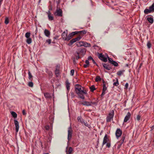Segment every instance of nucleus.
I'll list each match as a JSON object with an SVG mask.
<instances>
[{
	"label": "nucleus",
	"mask_w": 154,
	"mask_h": 154,
	"mask_svg": "<svg viewBox=\"0 0 154 154\" xmlns=\"http://www.w3.org/2000/svg\"><path fill=\"white\" fill-rule=\"evenodd\" d=\"M75 91L79 97L82 99H85L84 95L86 94L87 93L86 91L84 90L83 87L77 84L75 86Z\"/></svg>",
	"instance_id": "nucleus-1"
},
{
	"label": "nucleus",
	"mask_w": 154,
	"mask_h": 154,
	"mask_svg": "<svg viewBox=\"0 0 154 154\" xmlns=\"http://www.w3.org/2000/svg\"><path fill=\"white\" fill-rule=\"evenodd\" d=\"M114 115V111L113 110H111L107 116L106 118V121L107 122H110L111 120L113 119Z\"/></svg>",
	"instance_id": "nucleus-2"
},
{
	"label": "nucleus",
	"mask_w": 154,
	"mask_h": 154,
	"mask_svg": "<svg viewBox=\"0 0 154 154\" xmlns=\"http://www.w3.org/2000/svg\"><path fill=\"white\" fill-rule=\"evenodd\" d=\"M86 50L85 48H79L77 49L76 53L78 55L84 56L85 54Z\"/></svg>",
	"instance_id": "nucleus-3"
},
{
	"label": "nucleus",
	"mask_w": 154,
	"mask_h": 154,
	"mask_svg": "<svg viewBox=\"0 0 154 154\" xmlns=\"http://www.w3.org/2000/svg\"><path fill=\"white\" fill-rule=\"evenodd\" d=\"M68 140H70L71 138L72 133V130L71 126L68 128Z\"/></svg>",
	"instance_id": "nucleus-4"
},
{
	"label": "nucleus",
	"mask_w": 154,
	"mask_h": 154,
	"mask_svg": "<svg viewBox=\"0 0 154 154\" xmlns=\"http://www.w3.org/2000/svg\"><path fill=\"white\" fill-rule=\"evenodd\" d=\"M54 14L56 16L62 17L63 15L62 10L60 8H57Z\"/></svg>",
	"instance_id": "nucleus-5"
},
{
	"label": "nucleus",
	"mask_w": 154,
	"mask_h": 154,
	"mask_svg": "<svg viewBox=\"0 0 154 154\" xmlns=\"http://www.w3.org/2000/svg\"><path fill=\"white\" fill-rule=\"evenodd\" d=\"M98 57L100 60L103 62H106L107 61V57H105L104 55H103L102 53L99 54Z\"/></svg>",
	"instance_id": "nucleus-6"
},
{
	"label": "nucleus",
	"mask_w": 154,
	"mask_h": 154,
	"mask_svg": "<svg viewBox=\"0 0 154 154\" xmlns=\"http://www.w3.org/2000/svg\"><path fill=\"white\" fill-rule=\"evenodd\" d=\"M122 134V131L119 128L117 129L116 132V135L117 138L118 139L120 137Z\"/></svg>",
	"instance_id": "nucleus-7"
},
{
	"label": "nucleus",
	"mask_w": 154,
	"mask_h": 154,
	"mask_svg": "<svg viewBox=\"0 0 154 154\" xmlns=\"http://www.w3.org/2000/svg\"><path fill=\"white\" fill-rule=\"evenodd\" d=\"M107 88L106 86V82L105 81L103 82V89L102 94L101 95V97H103L105 94V91L106 90Z\"/></svg>",
	"instance_id": "nucleus-8"
},
{
	"label": "nucleus",
	"mask_w": 154,
	"mask_h": 154,
	"mask_svg": "<svg viewBox=\"0 0 154 154\" xmlns=\"http://www.w3.org/2000/svg\"><path fill=\"white\" fill-rule=\"evenodd\" d=\"M102 64L104 68L108 70H109L112 68L111 67L108 63H102Z\"/></svg>",
	"instance_id": "nucleus-9"
},
{
	"label": "nucleus",
	"mask_w": 154,
	"mask_h": 154,
	"mask_svg": "<svg viewBox=\"0 0 154 154\" xmlns=\"http://www.w3.org/2000/svg\"><path fill=\"white\" fill-rule=\"evenodd\" d=\"M14 123L15 126L16 132V133H17L18 132L19 130V122L15 120H14Z\"/></svg>",
	"instance_id": "nucleus-10"
},
{
	"label": "nucleus",
	"mask_w": 154,
	"mask_h": 154,
	"mask_svg": "<svg viewBox=\"0 0 154 154\" xmlns=\"http://www.w3.org/2000/svg\"><path fill=\"white\" fill-rule=\"evenodd\" d=\"M109 141V140L108 138L107 137V136L106 134L103 138V146L106 143L109 142L108 141Z\"/></svg>",
	"instance_id": "nucleus-11"
},
{
	"label": "nucleus",
	"mask_w": 154,
	"mask_h": 154,
	"mask_svg": "<svg viewBox=\"0 0 154 154\" xmlns=\"http://www.w3.org/2000/svg\"><path fill=\"white\" fill-rule=\"evenodd\" d=\"M131 115V113L129 112H128L126 116H125L124 120V122H126L129 119Z\"/></svg>",
	"instance_id": "nucleus-12"
},
{
	"label": "nucleus",
	"mask_w": 154,
	"mask_h": 154,
	"mask_svg": "<svg viewBox=\"0 0 154 154\" xmlns=\"http://www.w3.org/2000/svg\"><path fill=\"white\" fill-rule=\"evenodd\" d=\"M47 14L49 20H54V17L51 14L49 11H48Z\"/></svg>",
	"instance_id": "nucleus-13"
},
{
	"label": "nucleus",
	"mask_w": 154,
	"mask_h": 154,
	"mask_svg": "<svg viewBox=\"0 0 154 154\" xmlns=\"http://www.w3.org/2000/svg\"><path fill=\"white\" fill-rule=\"evenodd\" d=\"M44 33L45 35L47 37H49L50 35V31L47 29H45L44 30Z\"/></svg>",
	"instance_id": "nucleus-14"
},
{
	"label": "nucleus",
	"mask_w": 154,
	"mask_h": 154,
	"mask_svg": "<svg viewBox=\"0 0 154 154\" xmlns=\"http://www.w3.org/2000/svg\"><path fill=\"white\" fill-rule=\"evenodd\" d=\"M44 94V96L47 99L50 98L51 97L50 94L48 93H45Z\"/></svg>",
	"instance_id": "nucleus-15"
},
{
	"label": "nucleus",
	"mask_w": 154,
	"mask_h": 154,
	"mask_svg": "<svg viewBox=\"0 0 154 154\" xmlns=\"http://www.w3.org/2000/svg\"><path fill=\"white\" fill-rule=\"evenodd\" d=\"M67 35V34L65 32H64L62 34V37L63 39L66 40Z\"/></svg>",
	"instance_id": "nucleus-16"
},
{
	"label": "nucleus",
	"mask_w": 154,
	"mask_h": 154,
	"mask_svg": "<svg viewBox=\"0 0 154 154\" xmlns=\"http://www.w3.org/2000/svg\"><path fill=\"white\" fill-rule=\"evenodd\" d=\"M82 104L86 106H91V103L89 102H87V101H84L83 103H82Z\"/></svg>",
	"instance_id": "nucleus-17"
},
{
	"label": "nucleus",
	"mask_w": 154,
	"mask_h": 154,
	"mask_svg": "<svg viewBox=\"0 0 154 154\" xmlns=\"http://www.w3.org/2000/svg\"><path fill=\"white\" fill-rule=\"evenodd\" d=\"M125 137L126 135L123 134L122 136V138L120 141L121 143H123L124 142Z\"/></svg>",
	"instance_id": "nucleus-18"
},
{
	"label": "nucleus",
	"mask_w": 154,
	"mask_h": 154,
	"mask_svg": "<svg viewBox=\"0 0 154 154\" xmlns=\"http://www.w3.org/2000/svg\"><path fill=\"white\" fill-rule=\"evenodd\" d=\"M76 45L77 47H81L83 46V42H79L76 43Z\"/></svg>",
	"instance_id": "nucleus-19"
},
{
	"label": "nucleus",
	"mask_w": 154,
	"mask_h": 154,
	"mask_svg": "<svg viewBox=\"0 0 154 154\" xmlns=\"http://www.w3.org/2000/svg\"><path fill=\"white\" fill-rule=\"evenodd\" d=\"M70 85L69 81L67 80L66 82V87L68 90H69L70 89Z\"/></svg>",
	"instance_id": "nucleus-20"
},
{
	"label": "nucleus",
	"mask_w": 154,
	"mask_h": 154,
	"mask_svg": "<svg viewBox=\"0 0 154 154\" xmlns=\"http://www.w3.org/2000/svg\"><path fill=\"white\" fill-rule=\"evenodd\" d=\"M147 20L151 23H153V18L152 17H148Z\"/></svg>",
	"instance_id": "nucleus-21"
},
{
	"label": "nucleus",
	"mask_w": 154,
	"mask_h": 154,
	"mask_svg": "<svg viewBox=\"0 0 154 154\" xmlns=\"http://www.w3.org/2000/svg\"><path fill=\"white\" fill-rule=\"evenodd\" d=\"M83 46L85 47H89L91 46V44L89 43H87V42H83Z\"/></svg>",
	"instance_id": "nucleus-22"
},
{
	"label": "nucleus",
	"mask_w": 154,
	"mask_h": 154,
	"mask_svg": "<svg viewBox=\"0 0 154 154\" xmlns=\"http://www.w3.org/2000/svg\"><path fill=\"white\" fill-rule=\"evenodd\" d=\"M46 72L48 73L49 76L52 77L53 75V73L52 72L49 71L48 69H46Z\"/></svg>",
	"instance_id": "nucleus-23"
},
{
	"label": "nucleus",
	"mask_w": 154,
	"mask_h": 154,
	"mask_svg": "<svg viewBox=\"0 0 154 154\" xmlns=\"http://www.w3.org/2000/svg\"><path fill=\"white\" fill-rule=\"evenodd\" d=\"M28 74L29 75V79L30 81H32L33 79L32 76L29 71Z\"/></svg>",
	"instance_id": "nucleus-24"
},
{
	"label": "nucleus",
	"mask_w": 154,
	"mask_h": 154,
	"mask_svg": "<svg viewBox=\"0 0 154 154\" xmlns=\"http://www.w3.org/2000/svg\"><path fill=\"white\" fill-rule=\"evenodd\" d=\"M87 32V31L84 30L81 31H79V33L80 35H83L85 34Z\"/></svg>",
	"instance_id": "nucleus-25"
},
{
	"label": "nucleus",
	"mask_w": 154,
	"mask_h": 154,
	"mask_svg": "<svg viewBox=\"0 0 154 154\" xmlns=\"http://www.w3.org/2000/svg\"><path fill=\"white\" fill-rule=\"evenodd\" d=\"M59 69L57 66L55 71V73L57 76H58L59 75Z\"/></svg>",
	"instance_id": "nucleus-26"
},
{
	"label": "nucleus",
	"mask_w": 154,
	"mask_h": 154,
	"mask_svg": "<svg viewBox=\"0 0 154 154\" xmlns=\"http://www.w3.org/2000/svg\"><path fill=\"white\" fill-rule=\"evenodd\" d=\"M144 12L145 14H147L149 13H151L152 11H151L149 9H148L146 8L144 10Z\"/></svg>",
	"instance_id": "nucleus-27"
},
{
	"label": "nucleus",
	"mask_w": 154,
	"mask_h": 154,
	"mask_svg": "<svg viewBox=\"0 0 154 154\" xmlns=\"http://www.w3.org/2000/svg\"><path fill=\"white\" fill-rule=\"evenodd\" d=\"M72 36L71 35V34H70L68 35V36L67 35L66 40L68 41L70 40L71 38H72Z\"/></svg>",
	"instance_id": "nucleus-28"
},
{
	"label": "nucleus",
	"mask_w": 154,
	"mask_h": 154,
	"mask_svg": "<svg viewBox=\"0 0 154 154\" xmlns=\"http://www.w3.org/2000/svg\"><path fill=\"white\" fill-rule=\"evenodd\" d=\"M78 120L79 122H80L82 123H84V120L80 116L78 117Z\"/></svg>",
	"instance_id": "nucleus-29"
},
{
	"label": "nucleus",
	"mask_w": 154,
	"mask_h": 154,
	"mask_svg": "<svg viewBox=\"0 0 154 154\" xmlns=\"http://www.w3.org/2000/svg\"><path fill=\"white\" fill-rule=\"evenodd\" d=\"M75 42V40L74 38L72 39L70 41V42L68 44V45L69 46L71 45L74 43Z\"/></svg>",
	"instance_id": "nucleus-30"
},
{
	"label": "nucleus",
	"mask_w": 154,
	"mask_h": 154,
	"mask_svg": "<svg viewBox=\"0 0 154 154\" xmlns=\"http://www.w3.org/2000/svg\"><path fill=\"white\" fill-rule=\"evenodd\" d=\"M149 9L152 12H153L154 11V3L151 6L149 7Z\"/></svg>",
	"instance_id": "nucleus-31"
},
{
	"label": "nucleus",
	"mask_w": 154,
	"mask_h": 154,
	"mask_svg": "<svg viewBox=\"0 0 154 154\" xmlns=\"http://www.w3.org/2000/svg\"><path fill=\"white\" fill-rule=\"evenodd\" d=\"M26 42L28 44H30L32 42V39L31 38H27V39L26 40Z\"/></svg>",
	"instance_id": "nucleus-32"
},
{
	"label": "nucleus",
	"mask_w": 154,
	"mask_h": 154,
	"mask_svg": "<svg viewBox=\"0 0 154 154\" xmlns=\"http://www.w3.org/2000/svg\"><path fill=\"white\" fill-rule=\"evenodd\" d=\"M125 71V70H120L118 71L117 72V75L119 76H121L122 74H123V72Z\"/></svg>",
	"instance_id": "nucleus-33"
},
{
	"label": "nucleus",
	"mask_w": 154,
	"mask_h": 154,
	"mask_svg": "<svg viewBox=\"0 0 154 154\" xmlns=\"http://www.w3.org/2000/svg\"><path fill=\"white\" fill-rule=\"evenodd\" d=\"M11 114L12 115V116L14 117V118H16L17 117V114L16 113L13 111H12L11 112Z\"/></svg>",
	"instance_id": "nucleus-34"
},
{
	"label": "nucleus",
	"mask_w": 154,
	"mask_h": 154,
	"mask_svg": "<svg viewBox=\"0 0 154 154\" xmlns=\"http://www.w3.org/2000/svg\"><path fill=\"white\" fill-rule=\"evenodd\" d=\"M90 88L91 90V92H93L94 91L96 90V88H95L94 86V85H92L90 87Z\"/></svg>",
	"instance_id": "nucleus-35"
},
{
	"label": "nucleus",
	"mask_w": 154,
	"mask_h": 154,
	"mask_svg": "<svg viewBox=\"0 0 154 154\" xmlns=\"http://www.w3.org/2000/svg\"><path fill=\"white\" fill-rule=\"evenodd\" d=\"M101 80V78L99 76H97L95 79V81L96 82H98V81H100Z\"/></svg>",
	"instance_id": "nucleus-36"
},
{
	"label": "nucleus",
	"mask_w": 154,
	"mask_h": 154,
	"mask_svg": "<svg viewBox=\"0 0 154 154\" xmlns=\"http://www.w3.org/2000/svg\"><path fill=\"white\" fill-rule=\"evenodd\" d=\"M111 64L115 66H117L118 65V63L117 62L114 61H112V63H111Z\"/></svg>",
	"instance_id": "nucleus-37"
},
{
	"label": "nucleus",
	"mask_w": 154,
	"mask_h": 154,
	"mask_svg": "<svg viewBox=\"0 0 154 154\" xmlns=\"http://www.w3.org/2000/svg\"><path fill=\"white\" fill-rule=\"evenodd\" d=\"M30 35V32H27L25 34V36L27 38H29Z\"/></svg>",
	"instance_id": "nucleus-38"
},
{
	"label": "nucleus",
	"mask_w": 154,
	"mask_h": 154,
	"mask_svg": "<svg viewBox=\"0 0 154 154\" xmlns=\"http://www.w3.org/2000/svg\"><path fill=\"white\" fill-rule=\"evenodd\" d=\"M72 150V147H70L68 150L67 152L68 153V154H71Z\"/></svg>",
	"instance_id": "nucleus-39"
},
{
	"label": "nucleus",
	"mask_w": 154,
	"mask_h": 154,
	"mask_svg": "<svg viewBox=\"0 0 154 154\" xmlns=\"http://www.w3.org/2000/svg\"><path fill=\"white\" fill-rule=\"evenodd\" d=\"M78 33H79V32L75 31V32H72L70 34H71V35H72V36H73V35H74L76 34H78Z\"/></svg>",
	"instance_id": "nucleus-40"
},
{
	"label": "nucleus",
	"mask_w": 154,
	"mask_h": 154,
	"mask_svg": "<svg viewBox=\"0 0 154 154\" xmlns=\"http://www.w3.org/2000/svg\"><path fill=\"white\" fill-rule=\"evenodd\" d=\"M119 83L118 82V79H116V82L113 83V85L116 86H118L119 85Z\"/></svg>",
	"instance_id": "nucleus-41"
},
{
	"label": "nucleus",
	"mask_w": 154,
	"mask_h": 154,
	"mask_svg": "<svg viewBox=\"0 0 154 154\" xmlns=\"http://www.w3.org/2000/svg\"><path fill=\"white\" fill-rule=\"evenodd\" d=\"M81 38L82 36L80 35L78 37L74 38V39L75 40L76 42L77 41H79Z\"/></svg>",
	"instance_id": "nucleus-42"
},
{
	"label": "nucleus",
	"mask_w": 154,
	"mask_h": 154,
	"mask_svg": "<svg viewBox=\"0 0 154 154\" xmlns=\"http://www.w3.org/2000/svg\"><path fill=\"white\" fill-rule=\"evenodd\" d=\"M28 85L30 87H33V84L32 82H29Z\"/></svg>",
	"instance_id": "nucleus-43"
},
{
	"label": "nucleus",
	"mask_w": 154,
	"mask_h": 154,
	"mask_svg": "<svg viewBox=\"0 0 154 154\" xmlns=\"http://www.w3.org/2000/svg\"><path fill=\"white\" fill-rule=\"evenodd\" d=\"M107 56L108 58L109 62L110 63H112V61H113V60H112L111 58H109L108 55H107Z\"/></svg>",
	"instance_id": "nucleus-44"
},
{
	"label": "nucleus",
	"mask_w": 154,
	"mask_h": 154,
	"mask_svg": "<svg viewBox=\"0 0 154 154\" xmlns=\"http://www.w3.org/2000/svg\"><path fill=\"white\" fill-rule=\"evenodd\" d=\"M147 45L148 48H150L151 47V44L149 42H147Z\"/></svg>",
	"instance_id": "nucleus-45"
},
{
	"label": "nucleus",
	"mask_w": 154,
	"mask_h": 154,
	"mask_svg": "<svg viewBox=\"0 0 154 154\" xmlns=\"http://www.w3.org/2000/svg\"><path fill=\"white\" fill-rule=\"evenodd\" d=\"M5 23L6 24H7L9 23V20L7 17L5 18Z\"/></svg>",
	"instance_id": "nucleus-46"
},
{
	"label": "nucleus",
	"mask_w": 154,
	"mask_h": 154,
	"mask_svg": "<svg viewBox=\"0 0 154 154\" xmlns=\"http://www.w3.org/2000/svg\"><path fill=\"white\" fill-rule=\"evenodd\" d=\"M140 117H141L140 115V114L138 115H137V118H136V119L138 121H139L140 120Z\"/></svg>",
	"instance_id": "nucleus-47"
},
{
	"label": "nucleus",
	"mask_w": 154,
	"mask_h": 154,
	"mask_svg": "<svg viewBox=\"0 0 154 154\" xmlns=\"http://www.w3.org/2000/svg\"><path fill=\"white\" fill-rule=\"evenodd\" d=\"M74 70L73 69H72L70 71V74L71 75L73 76L74 75Z\"/></svg>",
	"instance_id": "nucleus-48"
},
{
	"label": "nucleus",
	"mask_w": 154,
	"mask_h": 154,
	"mask_svg": "<svg viewBox=\"0 0 154 154\" xmlns=\"http://www.w3.org/2000/svg\"><path fill=\"white\" fill-rule=\"evenodd\" d=\"M118 148H120V147L123 144V143H120V141H119L118 142Z\"/></svg>",
	"instance_id": "nucleus-49"
},
{
	"label": "nucleus",
	"mask_w": 154,
	"mask_h": 154,
	"mask_svg": "<svg viewBox=\"0 0 154 154\" xmlns=\"http://www.w3.org/2000/svg\"><path fill=\"white\" fill-rule=\"evenodd\" d=\"M106 146L108 148H109L110 146V143L109 142L106 143Z\"/></svg>",
	"instance_id": "nucleus-50"
},
{
	"label": "nucleus",
	"mask_w": 154,
	"mask_h": 154,
	"mask_svg": "<svg viewBox=\"0 0 154 154\" xmlns=\"http://www.w3.org/2000/svg\"><path fill=\"white\" fill-rule=\"evenodd\" d=\"M45 128L46 130H48L50 128V127L49 125H47L45 127Z\"/></svg>",
	"instance_id": "nucleus-51"
},
{
	"label": "nucleus",
	"mask_w": 154,
	"mask_h": 154,
	"mask_svg": "<svg viewBox=\"0 0 154 154\" xmlns=\"http://www.w3.org/2000/svg\"><path fill=\"white\" fill-rule=\"evenodd\" d=\"M46 42L48 43V44H50L51 43V40L50 39H48L46 40Z\"/></svg>",
	"instance_id": "nucleus-52"
},
{
	"label": "nucleus",
	"mask_w": 154,
	"mask_h": 154,
	"mask_svg": "<svg viewBox=\"0 0 154 154\" xmlns=\"http://www.w3.org/2000/svg\"><path fill=\"white\" fill-rule=\"evenodd\" d=\"M93 58L91 56H89L88 58V60H93Z\"/></svg>",
	"instance_id": "nucleus-53"
},
{
	"label": "nucleus",
	"mask_w": 154,
	"mask_h": 154,
	"mask_svg": "<svg viewBox=\"0 0 154 154\" xmlns=\"http://www.w3.org/2000/svg\"><path fill=\"white\" fill-rule=\"evenodd\" d=\"M85 63L86 64H87L88 65H89V60H86Z\"/></svg>",
	"instance_id": "nucleus-54"
},
{
	"label": "nucleus",
	"mask_w": 154,
	"mask_h": 154,
	"mask_svg": "<svg viewBox=\"0 0 154 154\" xmlns=\"http://www.w3.org/2000/svg\"><path fill=\"white\" fill-rule=\"evenodd\" d=\"M128 83H127L125 84V87L126 89H127L128 88Z\"/></svg>",
	"instance_id": "nucleus-55"
},
{
	"label": "nucleus",
	"mask_w": 154,
	"mask_h": 154,
	"mask_svg": "<svg viewBox=\"0 0 154 154\" xmlns=\"http://www.w3.org/2000/svg\"><path fill=\"white\" fill-rule=\"evenodd\" d=\"M79 55H75V57H76V59L77 60H78L80 58V57Z\"/></svg>",
	"instance_id": "nucleus-56"
},
{
	"label": "nucleus",
	"mask_w": 154,
	"mask_h": 154,
	"mask_svg": "<svg viewBox=\"0 0 154 154\" xmlns=\"http://www.w3.org/2000/svg\"><path fill=\"white\" fill-rule=\"evenodd\" d=\"M92 61L96 65L98 66V65H97V64L96 63V62H95V61H94V59H93L92 60Z\"/></svg>",
	"instance_id": "nucleus-57"
},
{
	"label": "nucleus",
	"mask_w": 154,
	"mask_h": 154,
	"mask_svg": "<svg viewBox=\"0 0 154 154\" xmlns=\"http://www.w3.org/2000/svg\"><path fill=\"white\" fill-rule=\"evenodd\" d=\"M23 114L24 115H26V113L25 112V110H23L22 111Z\"/></svg>",
	"instance_id": "nucleus-58"
},
{
	"label": "nucleus",
	"mask_w": 154,
	"mask_h": 154,
	"mask_svg": "<svg viewBox=\"0 0 154 154\" xmlns=\"http://www.w3.org/2000/svg\"><path fill=\"white\" fill-rule=\"evenodd\" d=\"M83 123L86 126H87L88 125L87 123V122H86V123L84 121V123Z\"/></svg>",
	"instance_id": "nucleus-59"
},
{
	"label": "nucleus",
	"mask_w": 154,
	"mask_h": 154,
	"mask_svg": "<svg viewBox=\"0 0 154 154\" xmlns=\"http://www.w3.org/2000/svg\"><path fill=\"white\" fill-rule=\"evenodd\" d=\"M60 0H58V1H56V2L57 3V5H58L60 4Z\"/></svg>",
	"instance_id": "nucleus-60"
},
{
	"label": "nucleus",
	"mask_w": 154,
	"mask_h": 154,
	"mask_svg": "<svg viewBox=\"0 0 154 154\" xmlns=\"http://www.w3.org/2000/svg\"><path fill=\"white\" fill-rule=\"evenodd\" d=\"M73 61L74 63H76L75 58H74L73 59Z\"/></svg>",
	"instance_id": "nucleus-61"
},
{
	"label": "nucleus",
	"mask_w": 154,
	"mask_h": 154,
	"mask_svg": "<svg viewBox=\"0 0 154 154\" xmlns=\"http://www.w3.org/2000/svg\"><path fill=\"white\" fill-rule=\"evenodd\" d=\"M88 66V65L87 64H84V67H85V68H86Z\"/></svg>",
	"instance_id": "nucleus-62"
},
{
	"label": "nucleus",
	"mask_w": 154,
	"mask_h": 154,
	"mask_svg": "<svg viewBox=\"0 0 154 154\" xmlns=\"http://www.w3.org/2000/svg\"><path fill=\"white\" fill-rule=\"evenodd\" d=\"M92 104L95 105H97V103L96 102H93L92 103Z\"/></svg>",
	"instance_id": "nucleus-63"
},
{
	"label": "nucleus",
	"mask_w": 154,
	"mask_h": 154,
	"mask_svg": "<svg viewBox=\"0 0 154 154\" xmlns=\"http://www.w3.org/2000/svg\"><path fill=\"white\" fill-rule=\"evenodd\" d=\"M154 126H152V127H151V131H152L154 128Z\"/></svg>",
	"instance_id": "nucleus-64"
}]
</instances>
